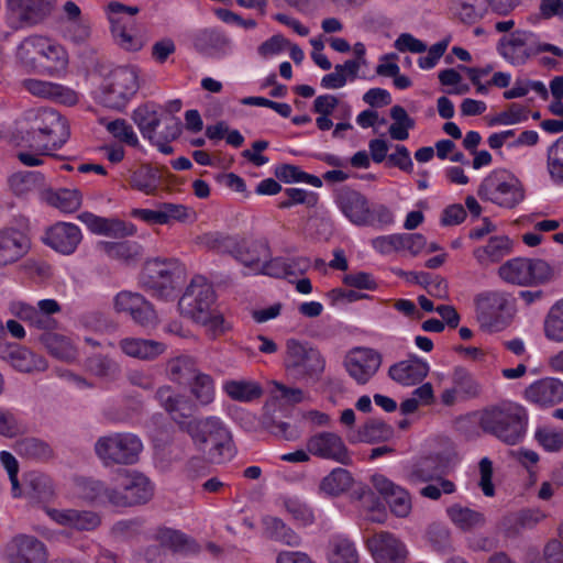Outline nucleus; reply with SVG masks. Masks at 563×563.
Here are the masks:
<instances>
[{
  "mask_svg": "<svg viewBox=\"0 0 563 563\" xmlns=\"http://www.w3.org/2000/svg\"><path fill=\"white\" fill-rule=\"evenodd\" d=\"M9 312L16 319L25 322L30 328L46 332H54L59 322L54 318L62 311L59 302L55 299L38 300L32 306L22 300H12L8 306Z\"/></svg>",
  "mask_w": 563,
  "mask_h": 563,
  "instance_id": "11",
  "label": "nucleus"
},
{
  "mask_svg": "<svg viewBox=\"0 0 563 563\" xmlns=\"http://www.w3.org/2000/svg\"><path fill=\"white\" fill-rule=\"evenodd\" d=\"M19 495H12L14 498H26L33 503L47 501L54 496L52 479L38 472H29L23 476V482H19Z\"/></svg>",
  "mask_w": 563,
  "mask_h": 563,
  "instance_id": "37",
  "label": "nucleus"
},
{
  "mask_svg": "<svg viewBox=\"0 0 563 563\" xmlns=\"http://www.w3.org/2000/svg\"><path fill=\"white\" fill-rule=\"evenodd\" d=\"M382 361L383 357L378 351L357 346L346 353L343 365L352 379L358 385H365L376 375Z\"/></svg>",
  "mask_w": 563,
  "mask_h": 563,
  "instance_id": "17",
  "label": "nucleus"
},
{
  "mask_svg": "<svg viewBox=\"0 0 563 563\" xmlns=\"http://www.w3.org/2000/svg\"><path fill=\"white\" fill-rule=\"evenodd\" d=\"M547 170L554 184H563V135L547 148Z\"/></svg>",
  "mask_w": 563,
  "mask_h": 563,
  "instance_id": "51",
  "label": "nucleus"
},
{
  "mask_svg": "<svg viewBox=\"0 0 563 563\" xmlns=\"http://www.w3.org/2000/svg\"><path fill=\"white\" fill-rule=\"evenodd\" d=\"M41 180H43V175L38 172H19L9 178V184L15 195L23 196Z\"/></svg>",
  "mask_w": 563,
  "mask_h": 563,
  "instance_id": "62",
  "label": "nucleus"
},
{
  "mask_svg": "<svg viewBox=\"0 0 563 563\" xmlns=\"http://www.w3.org/2000/svg\"><path fill=\"white\" fill-rule=\"evenodd\" d=\"M191 380L190 391L196 400L203 406L211 404L216 396L213 378L209 374L199 372Z\"/></svg>",
  "mask_w": 563,
  "mask_h": 563,
  "instance_id": "52",
  "label": "nucleus"
},
{
  "mask_svg": "<svg viewBox=\"0 0 563 563\" xmlns=\"http://www.w3.org/2000/svg\"><path fill=\"white\" fill-rule=\"evenodd\" d=\"M144 523V519L140 517L121 519L113 523L110 534L117 541H131L143 533Z\"/></svg>",
  "mask_w": 563,
  "mask_h": 563,
  "instance_id": "50",
  "label": "nucleus"
},
{
  "mask_svg": "<svg viewBox=\"0 0 563 563\" xmlns=\"http://www.w3.org/2000/svg\"><path fill=\"white\" fill-rule=\"evenodd\" d=\"M330 563H360L354 543L345 538H335L332 542Z\"/></svg>",
  "mask_w": 563,
  "mask_h": 563,
  "instance_id": "57",
  "label": "nucleus"
},
{
  "mask_svg": "<svg viewBox=\"0 0 563 563\" xmlns=\"http://www.w3.org/2000/svg\"><path fill=\"white\" fill-rule=\"evenodd\" d=\"M139 73L134 67L113 69L101 89V102L111 109L121 110L139 90Z\"/></svg>",
  "mask_w": 563,
  "mask_h": 563,
  "instance_id": "9",
  "label": "nucleus"
},
{
  "mask_svg": "<svg viewBox=\"0 0 563 563\" xmlns=\"http://www.w3.org/2000/svg\"><path fill=\"white\" fill-rule=\"evenodd\" d=\"M45 512L56 525L78 532L93 531L102 521L101 516L92 510L46 508Z\"/></svg>",
  "mask_w": 563,
  "mask_h": 563,
  "instance_id": "24",
  "label": "nucleus"
},
{
  "mask_svg": "<svg viewBox=\"0 0 563 563\" xmlns=\"http://www.w3.org/2000/svg\"><path fill=\"white\" fill-rule=\"evenodd\" d=\"M183 430L191 437L200 450H205L208 443L219 449L230 440V432L217 417L190 419Z\"/></svg>",
  "mask_w": 563,
  "mask_h": 563,
  "instance_id": "19",
  "label": "nucleus"
},
{
  "mask_svg": "<svg viewBox=\"0 0 563 563\" xmlns=\"http://www.w3.org/2000/svg\"><path fill=\"white\" fill-rule=\"evenodd\" d=\"M475 317L482 330L496 333L512 320L514 308L509 296L499 290H486L474 298Z\"/></svg>",
  "mask_w": 563,
  "mask_h": 563,
  "instance_id": "4",
  "label": "nucleus"
},
{
  "mask_svg": "<svg viewBox=\"0 0 563 563\" xmlns=\"http://www.w3.org/2000/svg\"><path fill=\"white\" fill-rule=\"evenodd\" d=\"M376 563H406L407 549L393 533L382 531L367 541Z\"/></svg>",
  "mask_w": 563,
  "mask_h": 563,
  "instance_id": "27",
  "label": "nucleus"
},
{
  "mask_svg": "<svg viewBox=\"0 0 563 563\" xmlns=\"http://www.w3.org/2000/svg\"><path fill=\"white\" fill-rule=\"evenodd\" d=\"M31 151H20L16 158L27 167H36L44 164V157L53 156L56 150H42L44 143L27 142Z\"/></svg>",
  "mask_w": 563,
  "mask_h": 563,
  "instance_id": "61",
  "label": "nucleus"
},
{
  "mask_svg": "<svg viewBox=\"0 0 563 563\" xmlns=\"http://www.w3.org/2000/svg\"><path fill=\"white\" fill-rule=\"evenodd\" d=\"M455 492L456 485L451 479L439 476L433 482H429L426 486H423L419 490V494L423 498L439 500L442 494L451 495Z\"/></svg>",
  "mask_w": 563,
  "mask_h": 563,
  "instance_id": "63",
  "label": "nucleus"
},
{
  "mask_svg": "<svg viewBox=\"0 0 563 563\" xmlns=\"http://www.w3.org/2000/svg\"><path fill=\"white\" fill-rule=\"evenodd\" d=\"M54 0H7L8 22L12 29L43 23L52 13Z\"/></svg>",
  "mask_w": 563,
  "mask_h": 563,
  "instance_id": "14",
  "label": "nucleus"
},
{
  "mask_svg": "<svg viewBox=\"0 0 563 563\" xmlns=\"http://www.w3.org/2000/svg\"><path fill=\"white\" fill-rule=\"evenodd\" d=\"M285 366L301 376L319 377L325 361L321 353L296 339L286 342Z\"/></svg>",
  "mask_w": 563,
  "mask_h": 563,
  "instance_id": "15",
  "label": "nucleus"
},
{
  "mask_svg": "<svg viewBox=\"0 0 563 563\" xmlns=\"http://www.w3.org/2000/svg\"><path fill=\"white\" fill-rule=\"evenodd\" d=\"M133 121L139 128L142 136L148 141L159 139L154 131L165 124L167 119H176L172 114H165L163 108L156 103H146L133 111Z\"/></svg>",
  "mask_w": 563,
  "mask_h": 563,
  "instance_id": "35",
  "label": "nucleus"
},
{
  "mask_svg": "<svg viewBox=\"0 0 563 563\" xmlns=\"http://www.w3.org/2000/svg\"><path fill=\"white\" fill-rule=\"evenodd\" d=\"M9 563H47L46 545L34 536L16 534L8 544Z\"/></svg>",
  "mask_w": 563,
  "mask_h": 563,
  "instance_id": "22",
  "label": "nucleus"
},
{
  "mask_svg": "<svg viewBox=\"0 0 563 563\" xmlns=\"http://www.w3.org/2000/svg\"><path fill=\"white\" fill-rule=\"evenodd\" d=\"M26 431V427L19 413L7 407H0V435L13 439Z\"/></svg>",
  "mask_w": 563,
  "mask_h": 563,
  "instance_id": "53",
  "label": "nucleus"
},
{
  "mask_svg": "<svg viewBox=\"0 0 563 563\" xmlns=\"http://www.w3.org/2000/svg\"><path fill=\"white\" fill-rule=\"evenodd\" d=\"M544 335L553 342H563V298L558 300L544 319Z\"/></svg>",
  "mask_w": 563,
  "mask_h": 563,
  "instance_id": "49",
  "label": "nucleus"
},
{
  "mask_svg": "<svg viewBox=\"0 0 563 563\" xmlns=\"http://www.w3.org/2000/svg\"><path fill=\"white\" fill-rule=\"evenodd\" d=\"M77 218L90 232L98 235L123 239L132 236L136 232L135 225L131 222L114 218L99 217L88 211L81 212Z\"/></svg>",
  "mask_w": 563,
  "mask_h": 563,
  "instance_id": "29",
  "label": "nucleus"
},
{
  "mask_svg": "<svg viewBox=\"0 0 563 563\" xmlns=\"http://www.w3.org/2000/svg\"><path fill=\"white\" fill-rule=\"evenodd\" d=\"M500 56L514 66L525 65L532 56L543 52L563 57V49L550 43H541L531 31L517 30L503 36L497 45Z\"/></svg>",
  "mask_w": 563,
  "mask_h": 563,
  "instance_id": "7",
  "label": "nucleus"
},
{
  "mask_svg": "<svg viewBox=\"0 0 563 563\" xmlns=\"http://www.w3.org/2000/svg\"><path fill=\"white\" fill-rule=\"evenodd\" d=\"M52 206L65 213L77 211L81 206V195L75 189H59L49 197Z\"/></svg>",
  "mask_w": 563,
  "mask_h": 563,
  "instance_id": "58",
  "label": "nucleus"
},
{
  "mask_svg": "<svg viewBox=\"0 0 563 563\" xmlns=\"http://www.w3.org/2000/svg\"><path fill=\"white\" fill-rule=\"evenodd\" d=\"M107 16L111 25V33L115 43L125 51H140L144 42L133 32V23L124 19V14L135 15L140 12L136 5H125L118 1L110 2L106 8Z\"/></svg>",
  "mask_w": 563,
  "mask_h": 563,
  "instance_id": "13",
  "label": "nucleus"
},
{
  "mask_svg": "<svg viewBox=\"0 0 563 563\" xmlns=\"http://www.w3.org/2000/svg\"><path fill=\"white\" fill-rule=\"evenodd\" d=\"M374 488L389 505L391 512L399 518L409 516L412 509L410 493L383 474H375L371 479Z\"/></svg>",
  "mask_w": 563,
  "mask_h": 563,
  "instance_id": "21",
  "label": "nucleus"
},
{
  "mask_svg": "<svg viewBox=\"0 0 563 563\" xmlns=\"http://www.w3.org/2000/svg\"><path fill=\"white\" fill-rule=\"evenodd\" d=\"M81 239L79 227L69 222H57L46 230L43 240L54 251L70 255L77 250Z\"/></svg>",
  "mask_w": 563,
  "mask_h": 563,
  "instance_id": "28",
  "label": "nucleus"
},
{
  "mask_svg": "<svg viewBox=\"0 0 563 563\" xmlns=\"http://www.w3.org/2000/svg\"><path fill=\"white\" fill-rule=\"evenodd\" d=\"M30 250V240L15 228L0 229V267L14 264Z\"/></svg>",
  "mask_w": 563,
  "mask_h": 563,
  "instance_id": "32",
  "label": "nucleus"
},
{
  "mask_svg": "<svg viewBox=\"0 0 563 563\" xmlns=\"http://www.w3.org/2000/svg\"><path fill=\"white\" fill-rule=\"evenodd\" d=\"M106 129L114 139L128 144L129 146L137 147L140 144L139 137L132 125L124 119L109 121L106 124Z\"/></svg>",
  "mask_w": 563,
  "mask_h": 563,
  "instance_id": "60",
  "label": "nucleus"
},
{
  "mask_svg": "<svg viewBox=\"0 0 563 563\" xmlns=\"http://www.w3.org/2000/svg\"><path fill=\"white\" fill-rule=\"evenodd\" d=\"M169 380L183 384L199 373L196 360L190 355H179L167 361L165 366Z\"/></svg>",
  "mask_w": 563,
  "mask_h": 563,
  "instance_id": "44",
  "label": "nucleus"
},
{
  "mask_svg": "<svg viewBox=\"0 0 563 563\" xmlns=\"http://www.w3.org/2000/svg\"><path fill=\"white\" fill-rule=\"evenodd\" d=\"M306 446L311 455L319 459L343 465H349L352 462L350 451L338 433L330 431L317 432L307 439Z\"/></svg>",
  "mask_w": 563,
  "mask_h": 563,
  "instance_id": "18",
  "label": "nucleus"
},
{
  "mask_svg": "<svg viewBox=\"0 0 563 563\" xmlns=\"http://www.w3.org/2000/svg\"><path fill=\"white\" fill-rule=\"evenodd\" d=\"M393 435V428L383 420L369 419L358 430L360 441L374 443L386 441Z\"/></svg>",
  "mask_w": 563,
  "mask_h": 563,
  "instance_id": "54",
  "label": "nucleus"
},
{
  "mask_svg": "<svg viewBox=\"0 0 563 563\" xmlns=\"http://www.w3.org/2000/svg\"><path fill=\"white\" fill-rule=\"evenodd\" d=\"M75 490L81 499L99 505H111L112 485L109 486L102 481L79 477L75 479Z\"/></svg>",
  "mask_w": 563,
  "mask_h": 563,
  "instance_id": "40",
  "label": "nucleus"
},
{
  "mask_svg": "<svg viewBox=\"0 0 563 563\" xmlns=\"http://www.w3.org/2000/svg\"><path fill=\"white\" fill-rule=\"evenodd\" d=\"M111 506L128 508L147 504L154 496L155 486L143 473L120 470L112 478Z\"/></svg>",
  "mask_w": 563,
  "mask_h": 563,
  "instance_id": "6",
  "label": "nucleus"
},
{
  "mask_svg": "<svg viewBox=\"0 0 563 563\" xmlns=\"http://www.w3.org/2000/svg\"><path fill=\"white\" fill-rule=\"evenodd\" d=\"M429 364L417 357L410 356L391 365L388 376L399 385L413 386L421 383L429 373Z\"/></svg>",
  "mask_w": 563,
  "mask_h": 563,
  "instance_id": "36",
  "label": "nucleus"
},
{
  "mask_svg": "<svg viewBox=\"0 0 563 563\" xmlns=\"http://www.w3.org/2000/svg\"><path fill=\"white\" fill-rule=\"evenodd\" d=\"M353 485L351 473L342 467L333 468L322 478L319 485L321 493L328 496H339L349 490Z\"/></svg>",
  "mask_w": 563,
  "mask_h": 563,
  "instance_id": "46",
  "label": "nucleus"
},
{
  "mask_svg": "<svg viewBox=\"0 0 563 563\" xmlns=\"http://www.w3.org/2000/svg\"><path fill=\"white\" fill-rule=\"evenodd\" d=\"M159 176L150 165H142L130 177L132 188L145 194L154 195L159 186Z\"/></svg>",
  "mask_w": 563,
  "mask_h": 563,
  "instance_id": "48",
  "label": "nucleus"
},
{
  "mask_svg": "<svg viewBox=\"0 0 563 563\" xmlns=\"http://www.w3.org/2000/svg\"><path fill=\"white\" fill-rule=\"evenodd\" d=\"M98 246L108 257L126 263L137 261L143 252L142 246L135 241H101Z\"/></svg>",
  "mask_w": 563,
  "mask_h": 563,
  "instance_id": "43",
  "label": "nucleus"
},
{
  "mask_svg": "<svg viewBox=\"0 0 563 563\" xmlns=\"http://www.w3.org/2000/svg\"><path fill=\"white\" fill-rule=\"evenodd\" d=\"M113 305L117 312L128 313L143 328H153L157 324V314L152 303L137 292L122 290L114 297Z\"/></svg>",
  "mask_w": 563,
  "mask_h": 563,
  "instance_id": "20",
  "label": "nucleus"
},
{
  "mask_svg": "<svg viewBox=\"0 0 563 563\" xmlns=\"http://www.w3.org/2000/svg\"><path fill=\"white\" fill-rule=\"evenodd\" d=\"M525 399L541 408L553 407L563 401V382L556 377L540 378L526 388Z\"/></svg>",
  "mask_w": 563,
  "mask_h": 563,
  "instance_id": "30",
  "label": "nucleus"
},
{
  "mask_svg": "<svg viewBox=\"0 0 563 563\" xmlns=\"http://www.w3.org/2000/svg\"><path fill=\"white\" fill-rule=\"evenodd\" d=\"M119 347L126 356L142 361H153L167 350L163 342L141 338H124Z\"/></svg>",
  "mask_w": 563,
  "mask_h": 563,
  "instance_id": "38",
  "label": "nucleus"
},
{
  "mask_svg": "<svg viewBox=\"0 0 563 563\" xmlns=\"http://www.w3.org/2000/svg\"><path fill=\"white\" fill-rule=\"evenodd\" d=\"M552 267L540 258H512L498 269V275L504 282L518 286L543 284L552 277Z\"/></svg>",
  "mask_w": 563,
  "mask_h": 563,
  "instance_id": "10",
  "label": "nucleus"
},
{
  "mask_svg": "<svg viewBox=\"0 0 563 563\" xmlns=\"http://www.w3.org/2000/svg\"><path fill=\"white\" fill-rule=\"evenodd\" d=\"M155 399L181 430L190 421L195 405L187 396L175 391L168 385H163L156 390Z\"/></svg>",
  "mask_w": 563,
  "mask_h": 563,
  "instance_id": "25",
  "label": "nucleus"
},
{
  "mask_svg": "<svg viewBox=\"0 0 563 563\" xmlns=\"http://www.w3.org/2000/svg\"><path fill=\"white\" fill-rule=\"evenodd\" d=\"M22 86L27 92L38 98L49 99L66 106L78 102L76 91L60 84L29 78L22 81Z\"/></svg>",
  "mask_w": 563,
  "mask_h": 563,
  "instance_id": "34",
  "label": "nucleus"
},
{
  "mask_svg": "<svg viewBox=\"0 0 563 563\" xmlns=\"http://www.w3.org/2000/svg\"><path fill=\"white\" fill-rule=\"evenodd\" d=\"M268 528L274 540L288 547H299L301 544V538L299 534L291 528L287 527L280 519H271Z\"/></svg>",
  "mask_w": 563,
  "mask_h": 563,
  "instance_id": "64",
  "label": "nucleus"
},
{
  "mask_svg": "<svg viewBox=\"0 0 563 563\" xmlns=\"http://www.w3.org/2000/svg\"><path fill=\"white\" fill-rule=\"evenodd\" d=\"M177 271L178 265L174 261L154 260L148 263V275L144 284L157 298L168 299L174 294V278Z\"/></svg>",
  "mask_w": 563,
  "mask_h": 563,
  "instance_id": "23",
  "label": "nucleus"
},
{
  "mask_svg": "<svg viewBox=\"0 0 563 563\" xmlns=\"http://www.w3.org/2000/svg\"><path fill=\"white\" fill-rule=\"evenodd\" d=\"M334 202L353 224L364 227L368 223L369 202L360 191L346 186L341 187L334 192Z\"/></svg>",
  "mask_w": 563,
  "mask_h": 563,
  "instance_id": "26",
  "label": "nucleus"
},
{
  "mask_svg": "<svg viewBox=\"0 0 563 563\" xmlns=\"http://www.w3.org/2000/svg\"><path fill=\"white\" fill-rule=\"evenodd\" d=\"M285 199L278 202V208L289 209L296 205H305L307 208H314L319 201V195L302 188L289 187L284 190Z\"/></svg>",
  "mask_w": 563,
  "mask_h": 563,
  "instance_id": "55",
  "label": "nucleus"
},
{
  "mask_svg": "<svg viewBox=\"0 0 563 563\" xmlns=\"http://www.w3.org/2000/svg\"><path fill=\"white\" fill-rule=\"evenodd\" d=\"M20 455L33 460H47L52 456V449L47 443L35 438H26L16 443Z\"/></svg>",
  "mask_w": 563,
  "mask_h": 563,
  "instance_id": "59",
  "label": "nucleus"
},
{
  "mask_svg": "<svg viewBox=\"0 0 563 563\" xmlns=\"http://www.w3.org/2000/svg\"><path fill=\"white\" fill-rule=\"evenodd\" d=\"M194 46L200 53L216 58L230 56L234 52L232 38L218 29H203L194 36Z\"/></svg>",
  "mask_w": 563,
  "mask_h": 563,
  "instance_id": "31",
  "label": "nucleus"
},
{
  "mask_svg": "<svg viewBox=\"0 0 563 563\" xmlns=\"http://www.w3.org/2000/svg\"><path fill=\"white\" fill-rule=\"evenodd\" d=\"M477 195L484 201L512 209L525 199V189L514 174L506 169H495L482 180Z\"/></svg>",
  "mask_w": 563,
  "mask_h": 563,
  "instance_id": "8",
  "label": "nucleus"
},
{
  "mask_svg": "<svg viewBox=\"0 0 563 563\" xmlns=\"http://www.w3.org/2000/svg\"><path fill=\"white\" fill-rule=\"evenodd\" d=\"M26 142L44 143L42 150H59L70 135L67 120L56 110L40 108L27 114Z\"/></svg>",
  "mask_w": 563,
  "mask_h": 563,
  "instance_id": "3",
  "label": "nucleus"
},
{
  "mask_svg": "<svg viewBox=\"0 0 563 563\" xmlns=\"http://www.w3.org/2000/svg\"><path fill=\"white\" fill-rule=\"evenodd\" d=\"M452 383L459 393L466 398H473L479 395L482 388L475 377L464 367L457 366L452 374Z\"/></svg>",
  "mask_w": 563,
  "mask_h": 563,
  "instance_id": "56",
  "label": "nucleus"
},
{
  "mask_svg": "<svg viewBox=\"0 0 563 563\" xmlns=\"http://www.w3.org/2000/svg\"><path fill=\"white\" fill-rule=\"evenodd\" d=\"M529 415L526 407L504 400L484 408L478 413L481 429L508 445L520 443L528 429Z\"/></svg>",
  "mask_w": 563,
  "mask_h": 563,
  "instance_id": "1",
  "label": "nucleus"
},
{
  "mask_svg": "<svg viewBox=\"0 0 563 563\" xmlns=\"http://www.w3.org/2000/svg\"><path fill=\"white\" fill-rule=\"evenodd\" d=\"M219 251L231 254L244 266L258 269L263 260L271 256L268 241L261 239H246L239 236H220L216 239Z\"/></svg>",
  "mask_w": 563,
  "mask_h": 563,
  "instance_id": "12",
  "label": "nucleus"
},
{
  "mask_svg": "<svg viewBox=\"0 0 563 563\" xmlns=\"http://www.w3.org/2000/svg\"><path fill=\"white\" fill-rule=\"evenodd\" d=\"M438 460L433 456H423L408 468L406 481L411 485L433 482L438 476Z\"/></svg>",
  "mask_w": 563,
  "mask_h": 563,
  "instance_id": "45",
  "label": "nucleus"
},
{
  "mask_svg": "<svg viewBox=\"0 0 563 563\" xmlns=\"http://www.w3.org/2000/svg\"><path fill=\"white\" fill-rule=\"evenodd\" d=\"M511 252V241L506 235L492 236L485 246L474 250L473 255L482 266L499 262Z\"/></svg>",
  "mask_w": 563,
  "mask_h": 563,
  "instance_id": "42",
  "label": "nucleus"
},
{
  "mask_svg": "<svg viewBox=\"0 0 563 563\" xmlns=\"http://www.w3.org/2000/svg\"><path fill=\"white\" fill-rule=\"evenodd\" d=\"M223 393L232 400L250 404L264 395L262 385L253 379H228L222 384Z\"/></svg>",
  "mask_w": 563,
  "mask_h": 563,
  "instance_id": "39",
  "label": "nucleus"
},
{
  "mask_svg": "<svg viewBox=\"0 0 563 563\" xmlns=\"http://www.w3.org/2000/svg\"><path fill=\"white\" fill-rule=\"evenodd\" d=\"M18 62L27 70L43 76H59L68 65L66 49L44 35H30L16 48Z\"/></svg>",
  "mask_w": 563,
  "mask_h": 563,
  "instance_id": "2",
  "label": "nucleus"
},
{
  "mask_svg": "<svg viewBox=\"0 0 563 563\" xmlns=\"http://www.w3.org/2000/svg\"><path fill=\"white\" fill-rule=\"evenodd\" d=\"M38 341L52 356L58 360L71 362L78 355L71 339L55 331L42 333Z\"/></svg>",
  "mask_w": 563,
  "mask_h": 563,
  "instance_id": "41",
  "label": "nucleus"
},
{
  "mask_svg": "<svg viewBox=\"0 0 563 563\" xmlns=\"http://www.w3.org/2000/svg\"><path fill=\"white\" fill-rule=\"evenodd\" d=\"M446 514L451 521L462 530H470L485 523V517L482 512L462 507L459 504L449 507Z\"/></svg>",
  "mask_w": 563,
  "mask_h": 563,
  "instance_id": "47",
  "label": "nucleus"
},
{
  "mask_svg": "<svg viewBox=\"0 0 563 563\" xmlns=\"http://www.w3.org/2000/svg\"><path fill=\"white\" fill-rule=\"evenodd\" d=\"M0 357L22 373L44 372L47 368L43 356L16 344L0 345Z\"/></svg>",
  "mask_w": 563,
  "mask_h": 563,
  "instance_id": "33",
  "label": "nucleus"
},
{
  "mask_svg": "<svg viewBox=\"0 0 563 563\" xmlns=\"http://www.w3.org/2000/svg\"><path fill=\"white\" fill-rule=\"evenodd\" d=\"M142 451V440L130 432L110 433L100 437L95 443V453L107 467L133 465L139 462Z\"/></svg>",
  "mask_w": 563,
  "mask_h": 563,
  "instance_id": "5",
  "label": "nucleus"
},
{
  "mask_svg": "<svg viewBox=\"0 0 563 563\" xmlns=\"http://www.w3.org/2000/svg\"><path fill=\"white\" fill-rule=\"evenodd\" d=\"M214 291L212 286L203 276H196L186 288L185 294L178 301L181 314L192 321L203 318V314L212 310Z\"/></svg>",
  "mask_w": 563,
  "mask_h": 563,
  "instance_id": "16",
  "label": "nucleus"
}]
</instances>
